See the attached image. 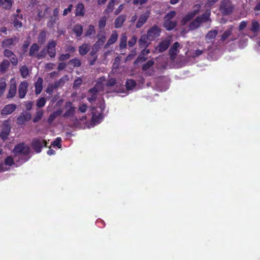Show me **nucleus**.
I'll list each match as a JSON object with an SVG mask.
<instances>
[{
  "mask_svg": "<svg viewBox=\"0 0 260 260\" xmlns=\"http://www.w3.org/2000/svg\"><path fill=\"white\" fill-rule=\"evenodd\" d=\"M118 35L116 31H113L109 39L108 40L107 44L105 45L106 48H108L111 45L114 44L117 40Z\"/></svg>",
  "mask_w": 260,
  "mask_h": 260,
  "instance_id": "a211bd4d",
  "label": "nucleus"
},
{
  "mask_svg": "<svg viewBox=\"0 0 260 260\" xmlns=\"http://www.w3.org/2000/svg\"><path fill=\"white\" fill-rule=\"evenodd\" d=\"M250 29L253 32H257L259 29V22L256 20H252L251 22V27Z\"/></svg>",
  "mask_w": 260,
  "mask_h": 260,
  "instance_id": "c756f323",
  "label": "nucleus"
},
{
  "mask_svg": "<svg viewBox=\"0 0 260 260\" xmlns=\"http://www.w3.org/2000/svg\"><path fill=\"white\" fill-rule=\"evenodd\" d=\"M53 87L52 85H49L46 89V92L49 94H51L53 91Z\"/></svg>",
  "mask_w": 260,
  "mask_h": 260,
  "instance_id": "bf43d9fd",
  "label": "nucleus"
},
{
  "mask_svg": "<svg viewBox=\"0 0 260 260\" xmlns=\"http://www.w3.org/2000/svg\"><path fill=\"white\" fill-rule=\"evenodd\" d=\"M233 29V26H231L222 34L221 40L225 41L231 34Z\"/></svg>",
  "mask_w": 260,
  "mask_h": 260,
  "instance_id": "2f4dec72",
  "label": "nucleus"
},
{
  "mask_svg": "<svg viewBox=\"0 0 260 260\" xmlns=\"http://www.w3.org/2000/svg\"><path fill=\"white\" fill-rule=\"evenodd\" d=\"M33 103L31 102H28L25 104V108L27 110H30L32 107Z\"/></svg>",
  "mask_w": 260,
  "mask_h": 260,
  "instance_id": "680f3d73",
  "label": "nucleus"
},
{
  "mask_svg": "<svg viewBox=\"0 0 260 260\" xmlns=\"http://www.w3.org/2000/svg\"><path fill=\"white\" fill-rule=\"evenodd\" d=\"M126 17L125 15H120L118 16L115 21V26L116 28L121 27L124 22L125 21Z\"/></svg>",
  "mask_w": 260,
  "mask_h": 260,
  "instance_id": "4be33fe9",
  "label": "nucleus"
},
{
  "mask_svg": "<svg viewBox=\"0 0 260 260\" xmlns=\"http://www.w3.org/2000/svg\"><path fill=\"white\" fill-rule=\"evenodd\" d=\"M148 36L147 35H142L139 40V45L141 47L148 46L149 43L148 42Z\"/></svg>",
  "mask_w": 260,
  "mask_h": 260,
  "instance_id": "b1692460",
  "label": "nucleus"
},
{
  "mask_svg": "<svg viewBox=\"0 0 260 260\" xmlns=\"http://www.w3.org/2000/svg\"><path fill=\"white\" fill-rule=\"evenodd\" d=\"M172 41V37L168 36L161 41L159 45L156 46L154 50V53H159L166 50L169 47Z\"/></svg>",
  "mask_w": 260,
  "mask_h": 260,
  "instance_id": "20e7f679",
  "label": "nucleus"
},
{
  "mask_svg": "<svg viewBox=\"0 0 260 260\" xmlns=\"http://www.w3.org/2000/svg\"><path fill=\"white\" fill-rule=\"evenodd\" d=\"M218 0H208L206 4L207 7H211L214 5Z\"/></svg>",
  "mask_w": 260,
  "mask_h": 260,
  "instance_id": "052dcab7",
  "label": "nucleus"
},
{
  "mask_svg": "<svg viewBox=\"0 0 260 260\" xmlns=\"http://www.w3.org/2000/svg\"><path fill=\"white\" fill-rule=\"evenodd\" d=\"M31 114L29 113H23L17 118V122L19 125L24 124L31 119Z\"/></svg>",
  "mask_w": 260,
  "mask_h": 260,
  "instance_id": "9d476101",
  "label": "nucleus"
},
{
  "mask_svg": "<svg viewBox=\"0 0 260 260\" xmlns=\"http://www.w3.org/2000/svg\"><path fill=\"white\" fill-rule=\"evenodd\" d=\"M149 15L148 11L142 14L139 17L138 21L136 23V27L140 28L147 21Z\"/></svg>",
  "mask_w": 260,
  "mask_h": 260,
  "instance_id": "9b49d317",
  "label": "nucleus"
},
{
  "mask_svg": "<svg viewBox=\"0 0 260 260\" xmlns=\"http://www.w3.org/2000/svg\"><path fill=\"white\" fill-rule=\"evenodd\" d=\"M46 34L44 31L41 32L39 35V41L42 43H43L45 41Z\"/></svg>",
  "mask_w": 260,
  "mask_h": 260,
  "instance_id": "603ef678",
  "label": "nucleus"
},
{
  "mask_svg": "<svg viewBox=\"0 0 260 260\" xmlns=\"http://www.w3.org/2000/svg\"><path fill=\"white\" fill-rule=\"evenodd\" d=\"M180 47V45L178 42H175L171 46L169 53L172 60H174L176 55L179 52L178 49Z\"/></svg>",
  "mask_w": 260,
  "mask_h": 260,
  "instance_id": "f8f14e48",
  "label": "nucleus"
},
{
  "mask_svg": "<svg viewBox=\"0 0 260 260\" xmlns=\"http://www.w3.org/2000/svg\"><path fill=\"white\" fill-rule=\"evenodd\" d=\"M38 50H39L38 45L37 44H33L30 48V50H29V55L32 57H33V56L36 57V55L37 54L36 53L38 51Z\"/></svg>",
  "mask_w": 260,
  "mask_h": 260,
  "instance_id": "c85d7f7f",
  "label": "nucleus"
},
{
  "mask_svg": "<svg viewBox=\"0 0 260 260\" xmlns=\"http://www.w3.org/2000/svg\"><path fill=\"white\" fill-rule=\"evenodd\" d=\"M29 152V147L24 144H19L17 145L14 149L13 153L15 155L21 156L25 155Z\"/></svg>",
  "mask_w": 260,
  "mask_h": 260,
  "instance_id": "39448f33",
  "label": "nucleus"
},
{
  "mask_svg": "<svg viewBox=\"0 0 260 260\" xmlns=\"http://www.w3.org/2000/svg\"><path fill=\"white\" fill-rule=\"evenodd\" d=\"M10 66V61L8 60H4L0 64V70L2 73H5Z\"/></svg>",
  "mask_w": 260,
  "mask_h": 260,
  "instance_id": "bb28decb",
  "label": "nucleus"
},
{
  "mask_svg": "<svg viewBox=\"0 0 260 260\" xmlns=\"http://www.w3.org/2000/svg\"><path fill=\"white\" fill-rule=\"evenodd\" d=\"M247 22L245 21H242L239 26V29L240 30H242L244 29L247 26Z\"/></svg>",
  "mask_w": 260,
  "mask_h": 260,
  "instance_id": "6e6d98bb",
  "label": "nucleus"
},
{
  "mask_svg": "<svg viewBox=\"0 0 260 260\" xmlns=\"http://www.w3.org/2000/svg\"><path fill=\"white\" fill-rule=\"evenodd\" d=\"M176 12L175 11H171L168 13L165 17V20H172V19L175 16Z\"/></svg>",
  "mask_w": 260,
  "mask_h": 260,
  "instance_id": "a18cd8bd",
  "label": "nucleus"
},
{
  "mask_svg": "<svg viewBox=\"0 0 260 260\" xmlns=\"http://www.w3.org/2000/svg\"><path fill=\"white\" fill-rule=\"evenodd\" d=\"M5 57L10 58V61L14 66H16L18 63V59L17 56L11 50L5 49L4 51Z\"/></svg>",
  "mask_w": 260,
  "mask_h": 260,
  "instance_id": "0eeeda50",
  "label": "nucleus"
},
{
  "mask_svg": "<svg viewBox=\"0 0 260 260\" xmlns=\"http://www.w3.org/2000/svg\"><path fill=\"white\" fill-rule=\"evenodd\" d=\"M147 1V0H134V4L142 5L146 3Z\"/></svg>",
  "mask_w": 260,
  "mask_h": 260,
  "instance_id": "e2e57ef3",
  "label": "nucleus"
},
{
  "mask_svg": "<svg viewBox=\"0 0 260 260\" xmlns=\"http://www.w3.org/2000/svg\"><path fill=\"white\" fill-rule=\"evenodd\" d=\"M60 142L61 139L60 138H57L51 143V145L54 147H57L58 148H60Z\"/></svg>",
  "mask_w": 260,
  "mask_h": 260,
  "instance_id": "37998d69",
  "label": "nucleus"
},
{
  "mask_svg": "<svg viewBox=\"0 0 260 260\" xmlns=\"http://www.w3.org/2000/svg\"><path fill=\"white\" fill-rule=\"evenodd\" d=\"M106 19L105 17L101 18L99 22V26L100 28L104 27L106 25Z\"/></svg>",
  "mask_w": 260,
  "mask_h": 260,
  "instance_id": "8fccbe9b",
  "label": "nucleus"
},
{
  "mask_svg": "<svg viewBox=\"0 0 260 260\" xmlns=\"http://www.w3.org/2000/svg\"><path fill=\"white\" fill-rule=\"evenodd\" d=\"M27 87L28 84L26 82H23L20 84L18 88V92L19 97L20 98L22 99L25 96L26 93Z\"/></svg>",
  "mask_w": 260,
  "mask_h": 260,
  "instance_id": "ddd939ff",
  "label": "nucleus"
},
{
  "mask_svg": "<svg viewBox=\"0 0 260 260\" xmlns=\"http://www.w3.org/2000/svg\"><path fill=\"white\" fill-rule=\"evenodd\" d=\"M210 15V11H207L202 16L198 17L194 21H193L189 25L190 29H194L198 28L200 24L203 22L208 20Z\"/></svg>",
  "mask_w": 260,
  "mask_h": 260,
  "instance_id": "7ed1b4c3",
  "label": "nucleus"
},
{
  "mask_svg": "<svg viewBox=\"0 0 260 260\" xmlns=\"http://www.w3.org/2000/svg\"><path fill=\"white\" fill-rule=\"evenodd\" d=\"M14 26L15 27H16L17 29L21 27L22 26V23L21 22L19 21L17 19H15L14 21Z\"/></svg>",
  "mask_w": 260,
  "mask_h": 260,
  "instance_id": "5fc2aeb1",
  "label": "nucleus"
},
{
  "mask_svg": "<svg viewBox=\"0 0 260 260\" xmlns=\"http://www.w3.org/2000/svg\"><path fill=\"white\" fill-rule=\"evenodd\" d=\"M46 100L44 98H41L37 101V106L38 108L43 107L45 106Z\"/></svg>",
  "mask_w": 260,
  "mask_h": 260,
  "instance_id": "79ce46f5",
  "label": "nucleus"
},
{
  "mask_svg": "<svg viewBox=\"0 0 260 260\" xmlns=\"http://www.w3.org/2000/svg\"><path fill=\"white\" fill-rule=\"evenodd\" d=\"M73 30L77 37H80L82 34L83 27L81 25L77 24L74 26Z\"/></svg>",
  "mask_w": 260,
  "mask_h": 260,
  "instance_id": "7c9ffc66",
  "label": "nucleus"
},
{
  "mask_svg": "<svg viewBox=\"0 0 260 260\" xmlns=\"http://www.w3.org/2000/svg\"><path fill=\"white\" fill-rule=\"evenodd\" d=\"M137 40V37L135 36H133L128 42L129 46L133 47L136 44Z\"/></svg>",
  "mask_w": 260,
  "mask_h": 260,
  "instance_id": "c03bdc74",
  "label": "nucleus"
},
{
  "mask_svg": "<svg viewBox=\"0 0 260 260\" xmlns=\"http://www.w3.org/2000/svg\"><path fill=\"white\" fill-rule=\"evenodd\" d=\"M15 39L11 38L4 40L2 42V47L4 48H10L11 46L15 45Z\"/></svg>",
  "mask_w": 260,
  "mask_h": 260,
  "instance_id": "aec40b11",
  "label": "nucleus"
},
{
  "mask_svg": "<svg viewBox=\"0 0 260 260\" xmlns=\"http://www.w3.org/2000/svg\"><path fill=\"white\" fill-rule=\"evenodd\" d=\"M10 125L7 121H5L3 124V129L0 134V137L3 140L7 139L10 132Z\"/></svg>",
  "mask_w": 260,
  "mask_h": 260,
  "instance_id": "1a4fd4ad",
  "label": "nucleus"
},
{
  "mask_svg": "<svg viewBox=\"0 0 260 260\" xmlns=\"http://www.w3.org/2000/svg\"><path fill=\"white\" fill-rule=\"evenodd\" d=\"M160 29L156 25L153 26L148 30L147 36L149 41L154 40L160 36Z\"/></svg>",
  "mask_w": 260,
  "mask_h": 260,
  "instance_id": "423d86ee",
  "label": "nucleus"
},
{
  "mask_svg": "<svg viewBox=\"0 0 260 260\" xmlns=\"http://www.w3.org/2000/svg\"><path fill=\"white\" fill-rule=\"evenodd\" d=\"M68 65L70 66H73L74 67H77L80 66V62L79 59L75 58L70 60L68 62Z\"/></svg>",
  "mask_w": 260,
  "mask_h": 260,
  "instance_id": "ea45409f",
  "label": "nucleus"
},
{
  "mask_svg": "<svg viewBox=\"0 0 260 260\" xmlns=\"http://www.w3.org/2000/svg\"><path fill=\"white\" fill-rule=\"evenodd\" d=\"M153 63H154V62L152 60H149L148 62H147L146 63H145L143 66V70L146 71L150 67H151L153 64Z\"/></svg>",
  "mask_w": 260,
  "mask_h": 260,
  "instance_id": "de8ad7c7",
  "label": "nucleus"
},
{
  "mask_svg": "<svg viewBox=\"0 0 260 260\" xmlns=\"http://www.w3.org/2000/svg\"><path fill=\"white\" fill-rule=\"evenodd\" d=\"M106 40V37L104 36L102 37L101 38L99 39L98 42L96 43V44H95L94 46H95L96 45H97V44L102 45L105 42Z\"/></svg>",
  "mask_w": 260,
  "mask_h": 260,
  "instance_id": "13d9d810",
  "label": "nucleus"
},
{
  "mask_svg": "<svg viewBox=\"0 0 260 260\" xmlns=\"http://www.w3.org/2000/svg\"><path fill=\"white\" fill-rule=\"evenodd\" d=\"M56 116V113H54L53 114H52L50 116H49V120H52Z\"/></svg>",
  "mask_w": 260,
  "mask_h": 260,
  "instance_id": "338daca9",
  "label": "nucleus"
},
{
  "mask_svg": "<svg viewBox=\"0 0 260 260\" xmlns=\"http://www.w3.org/2000/svg\"><path fill=\"white\" fill-rule=\"evenodd\" d=\"M47 53V52H46V50L45 49H43L39 53H38V54H37L36 55V57L38 59L42 58L46 56Z\"/></svg>",
  "mask_w": 260,
  "mask_h": 260,
  "instance_id": "09e8293b",
  "label": "nucleus"
},
{
  "mask_svg": "<svg viewBox=\"0 0 260 260\" xmlns=\"http://www.w3.org/2000/svg\"><path fill=\"white\" fill-rule=\"evenodd\" d=\"M123 9V5H120L119 6L118 8L116 10L115 14H118Z\"/></svg>",
  "mask_w": 260,
  "mask_h": 260,
  "instance_id": "0e129e2a",
  "label": "nucleus"
},
{
  "mask_svg": "<svg viewBox=\"0 0 260 260\" xmlns=\"http://www.w3.org/2000/svg\"><path fill=\"white\" fill-rule=\"evenodd\" d=\"M6 165L11 166L13 164V159L11 156L7 157L5 160Z\"/></svg>",
  "mask_w": 260,
  "mask_h": 260,
  "instance_id": "3c124183",
  "label": "nucleus"
},
{
  "mask_svg": "<svg viewBox=\"0 0 260 260\" xmlns=\"http://www.w3.org/2000/svg\"><path fill=\"white\" fill-rule=\"evenodd\" d=\"M218 32L216 30L210 31L206 36V39L208 42H212V40L217 36Z\"/></svg>",
  "mask_w": 260,
  "mask_h": 260,
  "instance_id": "a878e982",
  "label": "nucleus"
},
{
  "mask_svg": "<svg viewBox=\"0 0 260 260\" xmlns=\"http://www.w3.org/2000/svg\"><path fill=\"white\" fill-rule=\"evenodd\" d=\"M16 105L14 104H9L4 107L1 111L2 115H9L11 114L15 109Z\"/></svg>",
  "mask_w": 260,
  "mask_h": 260,
  "instance_id": "4468645a",
  "label": "nucleus"
},
{
  "mask_svg": "<svg viewBox=\"0 0 260 260\" xmlns=\"http://www.w3.org/2000/svg\"><path fill=\"white\" fill-rule=\"evenodd\" d=\"M135 86L136 82L133 80H128L126 82V87L128 90L133 89Z\"/></svg>",
  "mask_w": 260,
  "mask_h": 260,
  "instance_id": "4c0bfd02",
  "label": "nucleus"
},
{
  "mask_svg": "<svg viewBox=\"0 0 260 260\" xmlns=\"http://www.w3.org/2000/svg\"><path fill=\"white\" fill-rule=\"evenodd\" d=\"M82 82V79L81 78H79L75 81L74 86L76 87H77L81 84Z\"/></svg>",
  "mask_w": 260,
  "mask_h": 260,
  "instance_id": "4d7b16f0",
  "label": "nucleus"
},
{
  "mask_svg": "<svg viewBox=\"0 0 260 260\" xmlns=\"http://www.w3.org/2000/svg\"><path fill=\"white\" fill-rule=\"evenodd\" d=\"M43 115V111L42 110H38L34 119V122H36L40 120Z\"/></svg>",
  "mask_w": 260,
  "mask_h": 260,
  "instance_id": "58836bf2",
  "label": "nucleus"
},
{
  "mask_svg": "<svg viewBox=\"0 0 260 260\" xmlns=\"http://www.w3.org/2000/svg\"><path fill=\"white\" fill-rule=\"evenodd\" d=\"M115 84H117V83H116L115 80L113 78H111L107 82L106 87L112 86Z\"/></svg>",
  "mask_w": 260,
  "mask_h": 260,
  "instance_id": "864d4df0",
  "label": "nucleus"
},
{
  "mask_svg": "<svg viewBox=\"0 0 260 260\" xmlns=\"http://www.w3.org/2000/svg\"><path fill=\"white\" fill-rule=\"evenodd\" d=\"M56 43L54 41L49 42L47 47V53L51 57H54L55 56V47Z\"/></svg>",
  "mask_w": 260,
  "mask_h": 260,
  "instance_id": "dca6fc26",
  "label": "nucleus"
},
{
  "mask_svg": "<svg viewBox=\"0 0 260 260\" xmlns=\"http://www.w3.org/2000/svg\"><path fill=\"white\" fill-rule=\"evenodd\" d=\"M85 13V10L84 5L82 3H79L77 5L76 9V16H83Z\"/></svg>",
  "mask_w": 260,
  "mask_h": 260,
  "instance_id": "393cba45",
  "label": "nucleus"
},
{
  "mask_svg": "<svg viewBox=\"0 0 260 260\" xmlns=\"http://www.w3.org/2000/svg\"><path fill=\"white\" fill-rule=\"evenodd\" d=\"M105 79L104 77L100 78L99 81L93 88L90 89L88 92V101L92 103L97 101L99 106L97 108L92 107V116H88L84 113L86 111L87 107L85 104H81L79 107L78 111L75 115V108L71 103L66 104V123L70 126H78L80 127H90L99 123L102 120L103 116L102 112L105 109L104 101L97 98L101 94V92L105 90L104 82Z\"/></svg>",
  "mask_w": 260,
  "mask_h": 260,
  "instance_id": "f257e3e1",
  "label": "nucleus"
},
{
  "mask_svg": "<svg viewBox=\"0 0 260 260\" xmlns=\"http://www.w3.org/2000/svg\"><path fill=\"white\" fill-rule=\"evenodd\" d=\"M176 22L172 20H165L164 26L168 30L173 29L176 26Z\"/></svg>",
  "mask_w": 260,
  "mask_h": 260,
  "instance_id": "6ab92c4d",
  "label": "nucleus"
},
{
  "mask_svg": "<svg viewBox=\"0 0 260 260\" xmlns=\"http://www.w3.org/2000/svg\"><path fill=\"white\" fill-rule=\"evenodd\" d=\"M232 0H222L220 5V10L223 15H228L231 13L234 10V5Z\"/></svg>",
  "mask_w": 260,
  "mask_h": 260,
  "instance_id": "f03ea898",
  "label": "nucleus"
},
{
  "mask_svg": "<svg viewBox=\"0 0 260 260\" xmlns=\"http://www.w3.org/2000/svg\"><path fill=\"white\" fill-rule=\"evenodd\" d=\"M95 33L94 27L93 25H89L85 33V36L91 37L94 36Z\"/></svg>",
  "mask_w": 260,
  "mask_h": 260,
  "instance_id": "f704fd0d",
  "label": "nucleus"
},
{
  "mask_svg": "<svg viewBox=\"0 0 260 260\" xmlns=\"http://www.w3.org/2000/svg\"><path fill=\"white\" fill-rule=\"evenodd\" d=\"M200 8V5H196V6H194L193 12L189 13L183 18V22L186 23L187 21H189L191 18H192L198 13Z\"/></svg>",
  "mask_w": 260,
  "mask_h": 260,
  "instance_id": "2eb2a0df",
  "label": "nucleus"
},
{
  "mask_svg": "<svg viewBox=\"0 0 260 260\" xmlns=\"http://www.w3.org/2000/svg\"><path fill=\"white\" fill-rule=\"evenodd\" d=\"M89 50V46L86 44H83L79 48L80 54L82 55L86 54Z\"/></svg>",
  "mask_w": 260,
  "mask_h": 260,
  "instance_id": "72a5a7b5",
  "label": "nucleus"
},
{
  "mask_svg": "<svg viewBox=\"0 0 260 260\" xmlns=\"http://www.w3.org/2000/svg\"><path fill=\"white\" fill-rule=\"evenodd\" d=\"M203 52V51L200 50H196L192 52L191 53V57L196 58L201 55Z\"/></svg>",
  "mask_w": 260,
  "mask_h": 260,
  "instance_id": "49530a36",
  "label": "nucleus"
},
{
  "mask_svg": "<svg viewBox=\"0 0 260 260\" xmlns=\"http://www.w3.org/2000/svg\"><path fill=\"white\" fill-rule=\"evenodd\" d=\"M12 0H0V6L5 9H10L12 5Z\"/></svg>",
  "mask_w": 260,
  "mask_h": 260,
  "instance_id": "cd10ccee",
  "label": "nucleus"
},
{
  "mask_svg": "<svg viewBox=\"0 0 260 260\" xmlns=\"http://www.w3.org/2000/svg\"><path fill=\"white\" fill-rule=\"evenodd\" d=\"M53 66L54 65L52 63H48V64H46V68L51 70V69H53Z\"/></svg>",
  "mask_w": 260,
  "mask_h": 260,
  "instance_id": "774afa93",
  "label": "nucleus"
},
{
  "mask_svg": "<svg viewBox=\"0 0 260 260\" xmlns=\"http://www.w3.org/2000/svg\"><path fill=\"white\" fill-rule=\"evenodd\" d=\"M43 79L39 78L35 83L36 93L39 94L41 93L43 88Z\"/></svg>",
  "mask_w": 260,
  "mask_h": 260,
  "instance_id": "5701e85b",
  "label": "nucleus"
},
{
  "mask_svg": "<svg viewBox=\"0 0 260 260\" xmlns=\"http://www.w3.org/2000/svg\"><path fill=\"white\" fill-rule=\"evenodd\" d=\"M47 153L49 155H51L55 154V151L53 149L50 148L47 152Z\"/></svg>",
  "mask_w": 260,
  "mask_h": 260,
  "instance_id": "69168bd1",
  "label": "nucleus"
},
{
  "mask_svg": "<svg viewBox=\"0 0 260 260\" xmlns=\"http://www.w3.org/2000/svg\"><path fill=\"white\" fill-rule=\"evenodd\" d=\"M6 87V83L4 79L0 80V96L3 94Z\"/></svg>",
  "mask_w": 260,
  "mask_h": 260,
  "instance_id": "a19ab883",
  "label": "nucleus"
},
{
  "mask_svg": "<svg viewBox=\"0 0 260 260\" xmlns=\"http://www.w3.org/2000/svg\"><path fill=\"white\" fill-rule=\"evenodd\" d=\"M20 72L21 75L24 78H27L29 75V70L28 68L25 66H22L20 68Z\"/></svg>",
  "mask_w": 260,
  "mask_h": 260,
  "instance_id": "473e14b6",
  "label": "nucleus"
},
{
  "mask_svg": "<svg viewBox=\"0 0 260 260\" xmlns=\"http://www.w3.org/2000/svg\"><path fill=\"white\" fill-rule=\"evenodd\" d=\"M46 142L41 139H35L32 142V147L38 153L41 151V148L43 146H46Z\"/></svg>",
  "mask_w": 260,
  "mask_h": 260,
  "instance_id": "6e6552de",
  "label": "nucleus"
},
{
  "mask_svg": "<svg viewBox=\"0 0 260 260\" xmlns=\"http://www.w3.org/2000/svg\"><path fill=\"white\" fill-rule=\"evenodd\" d=\"M118 0H111L109 3L108 6L105 10V12L107 13H110L113 10V8L115 5V2Z\"/></svg>",
  "mask_w": 260,
  "mask_h": 260,
  "instance_id": "e433bc0d",
  "label": "nucleus"
},
{
  "mask_svg": "<svg viewBox=\"0 0 260 260\" xmlns=\"http://www.w3.org/2000/svg\"><path fill=\"white\" fill-rule=\"evenodd\" d=\"M150 51L149 49H143L139 57H138L136 62L139 63L140 62H142L145 60L146 57L145 56L147 55L148 54L150 53Z\"/></svg>",
  "mask_w": 260,
  "mask_h": 260,
  "instance_id": "412c9836",
  "label": "nucleus"
},
{
  "mask_svg": "<svg viewBox=\"0 0 260 260\" xmlns=\"http://www.w3.org/2000/svg\"><path fill=\"white\" fill-rule=\"evenodd\" d=\"M127 37L123 34L120 39V47L121 49L125 48L126 46Z\"/></svg>",
  "mask_w": 260,
  "mask_h": 260,
  "instance_id": "c9c22d12",
  "label": "nucleus"
},
{
  "mask_svg": "<svg viewBox=\"0 0 260 260\" xmlns=\"http://www.w3.org/2000/svg\"><path fill=\"white\" fill-rule=\"evenodd\" d=\"M11 85L9 90V93L7 95L8 98H12L14 96L16 92V85L14 82V80H11Z\"/></svg>",
  "mask_w": 260,
  "mask_h": 260,
  "instance_id": "f3484780",
  "label": "nucleus"
}]
</instances>
